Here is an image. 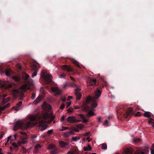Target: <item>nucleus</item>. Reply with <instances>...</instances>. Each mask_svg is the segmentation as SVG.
Listing matches in <instances>:
<instances>
[{
  "mask_svg": "<svg viewBox=\"0 0 154 154\" xmlns=\"http://www.w3.org/2000/svg\"><path fill=\"white\" fill-rule=\"evenodd\" d=\"M55 145L51 144L48 147L49 149H51V154H57L59 152V150L57 149L54 148Z\"/></svg>",
  "mask_w": 154,
  "mask_h": 154,
  "instance_id": "nucleus-8",
  "label": "nucleus"
},
{
  "mask_svg": "<svg viewBox=\"0 0 154 154\" xmlns=\"http://www.w3.org/2000/svg\"><path fill=\"white\" fill-rule=\"evenodd\" d=\"M10 106V104L9 103H8L6 105L4 106H0V110L1 111H3L5 109L8 107Z\"/></svg>",
  "mask_w": 154,
  "mask_h": 154,
  "instance_id": "nucleus-20",
  "label": "nucleus"
},
{
  "mask_svg": "<svg viewBox=\"0 0 154 154\" xmlns=\"http://www.w3.org/2000/svg\"><path fill=\"white\" fill-rule=\"evenodd\" d=\"M62 129H61L60 130V131H64L66 130V129L69 128L68 127H64L63 126H62Z\"/></svg>",
  "mask_w": 154,
  "mask_h": 154,
  "instance_id": "nucleus-35",
  "label": "nucleus"
},
{
  "mask_svg": "<svg viewBox=\"0 0 154 154\" xmlns=\"http://www.w3.org/2000/svg\"><path fill=\"white\" fill-rule=\"evenodd\" d=\"M66 120L68 122L71 123H78L80 121V120L77 119L75 116H72L68 117Z\"/></svg>",
  "mask_w": 154,
  "mask_h": 154,
  "instance_id": "nucleus-7",
  "label": "nucleus"
},
{
  "mask_svg": "<svg viewBox=\"0 0 154 154\" xmlns=\"http://www.w3.org/2000/svg\"><path fill=\"white\" fill-rule=\"evenodd\" d=\"M72 130H73V131H76V132L78 131V129L75 127H74L73 128Z\"/></svg>",
  "mask_w": 154,
  "mask_h": 154,
  "instance_id": "nucleus-53",
  "label": "nucleus"
},
{
  "mask_svg": "<svg viewBox=\"0 0 154 154\" xmlns=\"http://www.w3.org/2000/svg\"><path fill=\"white\" fill-rule=\"evenodd\" d=\"M126 113L128 116L131 115L133 113V109L131 108H129L128 109L126 112Z\"/></svg>",
  "mask_w": 154,
  "mask_h": 154,
  "instance_id": "nucleus-16",
  "label": "nucleus"
},
{
  "mask_svg": "<svg viewBox=\"0 0 154 154\" xmlns=\"http://www.w3.org/2000/svg\"><path fill=\"white\" fill-rule=\"evenodd\" d=\"M87 140H88V142H90L91 140V139H90V137H87Z\"/></svg>",
  "mask_w": 154,
  "mask_h": 154,
  "instance_id": "nucleus-62",
  "label": "nucleus"
},
{
  "mask_svg": "<svg viewBox=\"0 0 154 154\" xmlns=\"http://www.w3.org/2000/svg\"><path fill=\"white\" fill-rule=\"evenodd\" d=\"M79 117L82 119V122L84 123H87L88 121L83 114H80L79 115Z\"/></svg>",
  "mask_w": 154,
  "mask_h": 154,
  "instance_id": "nucleus-15",
  "label": "nucleus"
},
{
  "mask_svg": "<svg viewBox=\"0 0 154 154\" xmlns=\"http://www.w3.org/2000/svg\"><path fill=\"white\" fill-rule=\"evenodd\" d=\"M29 89L30 88L27 85H23L21 86L20 90L15 89L13 91V95L15 98L18 96L22 97L24 95V92Z\"/></svg>",
  "mask_w": 154,
  "mask_h": 154,
  "instance_id": "nucleus-2",
  "label": "nucleus"
},
{
  "mask_svg": "<svg viewBox=\"0 0 154 154\" xmlns=\"http://www.w3.org/2000/svg\"><path fill=\"white\" fill-rule=\"evenodd\" d=\"M55 117L53 116L52 114H48V113H44L43 116V118L44 120H42L40 122V124L41 126H42V125L45 122V121L48 119H50L52 120L54 119Z\"/></svg>",
  "mask_w": 154,
  "mask_h": 154,
  "instance_id": "nucleus-6",
  "label": "nucleus"
},
{
  "mask_svg": "<svg viewBox=\"0 0 154 154\" xmlns=\"http://www.w3.org/2000/svg\"><path fill=\"white\" fill-rule=\"evenodd\" d=\"M71 79L73 82H76L75 79L73 77L70 76V77Z\"/></svg>",
  "mask_w": 154,
  "mask_h": 154,
  "instance_id": "nucleus-51",
  "label": "nucleus"
},
{
  "mask_svg": "<svg viewBox=\"0 0 154 154\" xmlns=\"http://www.w3.org/2000/svg\"><path fill=\"white\" fill-rule=\"evenodd\" d=\"M32 69L33 71H37V66L35 64H33L32 66Z\"/></svg>",
  "mask_w": 154,
  "mask_h": 154,
  "instance_id": "nucleus-27",
  "label": "nucleus"
},
{
  "mask_svg": "<svg viewBox=\"0 0 154 154\" xmlns=\"http://www.w3.org/2000/svg\"><path fill=\"white\" fill-rule=\"evenodd\" d=\"M109 125L108 122L107 120H106L103 124V125L106 126H108Z\"/></svg>",
  "mask_w": 154,
  "mask_h": 154,
  "instance_id": "nucleus-39",
  "label": "nucleus"
},
{
  "mask_svg": "<svg viewBox=\"0 0 154 154\" xmlns=\"http://www.w3.org/2000/svg\"><path fill=\"white\" fill-rule=\"evenodd\" d=\"M51 90L53 92L55 93V96H57V95L60 94V91L57 87H52L51 88Z\"/></svg>",
  "mask_w": 154,
  "mask_h": 154,
  "instance_id": "nucleus-11",
  "label": "nucleus"
},
{
  "mask_svg": "<svg viewBox=\"0 0 154 154\" xmlns=\"http://www.w3.org/2000/svg\"><path fill=\"white\" fill-rule=\"evenodd\" d=\"M150 120H149L148 121V123L149 124H152L154 125V120L152 118H150Z\"/></svg>",
  "mask_w": 154,
  "mask_h": 154,
  "instance_id": "nucleus-30",
  "label": "nucleus"
},
{
  "mask_svg": "<svg viewBox=\"0 0 154 154\" xmlns=\"http://www.w3.org/2000/svg\"><path fill=\"white\" fill-rule=\"evenodd\" d=\"M72 96H69L68 97V98H67V100L69 101L71 99H72Z\"/></svg>",
  "mask_w": 154,
  "mask_h": 154,
  "instance_id": "nucleus-54",
  "label": "nucleus"
},
{
  "mask_svg": "<svg viewBox=\"0 0 154 154\" xmlns=\"http://www.w3.org/2000/svg\"><path fill=\"white\" fill-rule=\"evenodd\" d=\"M7 96V95L5 94H3L2 95V97L3 98L2 99L4 100V98Z\"/></svg>",
  "mask_w": 154,
  "mask_h": 154,
  "instance_id": "nucleus-48",
  "label": "nucleus"
},
{
  "mask_svg": "<svg viewBox=\"0 0 154 154\" xmlns=\"http://www.w3.org/2000/svg\"><path fill=\"white\" fill-rule=\"evenodd\" d=\"M66 104H67L66 108H67L70 106V105L71 104V102H67Z\"/></svg>",
  "mask_w": 154,
  "mask_h": 154,
  "instance_id": "nucleus-50",
  "label": "nucleus"
},
{
  "mask_svg": "<svg viewBox=\"0 0 154 154\" xmlns=\"http://www.w3.org/2000/svg\"><path fill=\"white\" fill-rule=\"evenodd\" d=\"M13 79L14 80H15L16 81H19V78L17 76H14L13 77Z\"/></svg>",
  "mask_w": 154,
  "mask_h": 154,
  "instance_id": "nucleus-40",
  "label": "nucleus"
},
{
  "mask_svg": "<svg viewBox=\"0 0 154 154\" xmlns=\"http://www.w3.org/2000/svg\"><path fill=\"white\" fill-rule=\"evenodd\" d=\"M151 113L149 112H146L144 113V116L146 117L149 118L150 116Z\"/></svg>",
  "mask_w": 154,
  "mask_h": 154,
  "instance_id": "nucleus-24",
  "label": "nucleus"
},
{
  "mask_svg": "<svg viewBox=\"0 0 154 154\" xmlns=\"http://www.w3.org/2000/svg\"><path fill=\"white\" fill-rule=\"evenodd\" d=\"M73 109H71V108H69L68 109V112H72V110Z\"/></svg>",
  "mask_w": 154,
  "mask_h": 154,
  "instance_id": "nucleus-45",
  "label": "nucleus"
},
{
  "mask_svg": "<svg viewBox=\"0 0 154 154\" xmlns=\"http://www.w3.org/2000/svg\"><path fill=\"white\" fill-rule=\"evenodd\" d=\"M149 151V150L148 149H139L137 150L134 154H147Z\"/></svg>",
  "mask_w": 154,
  "mask_h": 154,
  "instance_id": "nucleus-9",
  "label": "nucleus"
},
{
  "mask_svg": "<svg viewBox=\"0 0 154 154\" xmlns=\"http://www.w3.org/2000/svg\"><path fill=\"white\" fill-rule=\"evenodd\" d=\"M72 62L74 64H75L78 68H81V66L79 65L78 62L77 61L73 59L72 61Z\"/></svg>",
  "mask_w": 154,
  "mask_h": 154,
  "instance_id": "nucleus-25",
  "label": "nucleus"
},
{
  "mask_svg": "<svg viewBox=\"0 0 154 154\" xmlns=\"http://www.w3.org/2000/svg\"><path fill=\"white\" fill-rule=\"evenodd\" d=\"M141 141V139L140 138H136L134 140V142L135 143H137L140 142Z\"/></svg>",
  "mask_w": 154,
  "mask_h": 154,
  "instance_id": "nucleus-34",
  "label": "nucleus"
},
{
  "mask_svg": "<svg viewBox=\"0 0 154 154\" xmlns=\"http://www.w3.org/2000/svg\"><path fill=\"white\" fill-rule=\"evenodd\" d=\"M96 114L93 112L92 111H89L87 114V116L88 118H89L91 116L96 115Z\"/></svg>",
  "mask_w": 154,
  "mask_h": 154,
  "instance_id": "nucleus-19",
  "label": "nucleus"
},
{
  "mask_svg": "<svg viewBox=\"0 0 154 154\" xmlns=\"http://www.w3.org/2000/svg\"><path fill=\"white\" fill-rule=\"evenodd\" d=\"M26 82L29 85H33V81L32 79L31 78L29 79Z\"/></svg>",
  "mask_w": 154,
  "mask_h": 154,
  "instance_id": "nucleus-22",
  "label": "nucleus"
},
{
  "mask_svg": "<svg viewBox=\"0 0 154 154\" xmlns=\"http://www.w3.org/2000/svg\"><path fill=\"white\" fill-rule=\"evenodd\" d=\"M59 143L60 146L62 148H68L69 147V144L63 141H60L59 142Z\"/></svg>",
  "mask_w": 154,
  "mask_h": 154,
  "instance_id": "nucleus-12",
  "label": "nucleus"
},
{
  "mask_svg": "<svg viewBox=\"0 0 154 154\" xmlns=\"http://www.w3.org/2000/svg\"><path fill=\"white\" fill-rule=\"evenodd\" d=\"M21 144L22 143H21V142H19L17 143V145H18V146H21Z\"/></svg>",
  "mask_w": 154,
  "mask_h": 154,
  "instance_id": "nucleus-61",
  "label": "nucleus"
},
{
  "mask_svg": "<svg viewBox=\"0 0 154 154\" xmlns=\"http://www.w3.org/2000/svg\"><path fill=\"white\" fill-rule=\"evenodd\" d=\"M101 148L102 149H107V145L105 143H103L102 144L101 146Z\"/></svg>",
  "mask_w": 154,
  "mask_h": 154,
  "instance_id": "nucleus-33",
  "label": "nucleus"
},
{
  "mask_svg": "<svg viewBox=\"0 0 154 154\" xmlns=\"http://www.w3.org/2000/svg\"><path fill=\"white\" fill-rule=\"evenodd\" d=\"M69 85L73 87H76V89L75 91V94L77 100H80L82 97V94L80 93L81 89L75 84V82L70 83Z\"/></svg>",
  "mask_w": 154,
  "mask_h": 154,
  "instance_id": "nucleus-4",
  "label": "nucleus"
},
{
  "mask_svg": "<svg viewBox=\"0 0 154 154\" xmlns=\"http://www.w3.org/2000/svg\"><path fill=\"white\" fill-rule=\"evenodd\" d=\"M140 112H137L135 115V116H140Z\"/></svg>",
  "mask_w": 154,
  "mask_h": 154,
  "instance_id": "nucleus-47",
  "label": "nucleus"
},
{
  "mask_svg": "<svg viewBox=\"0 0 154 154\" xmlns=\"http://www.w3.org/2000/svg\"><path fill=\"white\" fill-rule=\"evenodd\" d=\"M97 122H101V118L100 117H99L97 118Z\"/></svg>",
  "mask_w": 154,
  "mask_h": 154,
  "instance_id": "nucleus-52",
  "label": "nucleus"
},
{
  "mask_svg": "<svg viewBox=\"0 0 154 154\" xmlns=\"http://www.w3.org/2000/svg\"><path fill=\"white\" fill-rule=\"evenodd\" d=\"M76 127L78 128L82 129L84 127V125L82 124H78L76 125Z\"/></svg>",
  "mask_w": 154,
  "mask_h": 154,
  "instance_id": "nucleus-29",
  "label": "nucleus"
},
{
  "mask_svg": "<svg viewBox=\"0 0 154 154\" xmlns=\"http://www.w3.org/2000/svg\"><path fill=\"white\" fill-rule=\"evenodd\" d=\"M88 149L89 150H91V147L90 145H88Z\"/></svg>",
  "mask_w": 154,
  "mask_h": 154,
  "instance_id": "nucleus-64",
  "label": "nucleus"
},
{
  "mask_svg": "<svg viewBox=\"0 0 154 154\" xmlns=\"http://www.w3.org/2000/svg\"><path fill=\"white\" fill-rule=\"evenodd\" d=\"M42 126H43V128H44V129H42H42H41L42 130V131H43V130H45L47 127V125H43Z\"/></svg>",
  "mask_w": 154,
  "mask_h": 154,
  "instance_id": "nucleus-55",
  "label": "nucleus"
},
{
  "mask_svg": "<svg viewBox=\"0 0 154 154\" xmlns=\"http://www.w3.org/2000/svg\"><path fill=\"white\" fill-rule=\"evenodd\" d=\"M53 132V130L52 129L50 130H48L47 131V133L49 134H52Z\"/></svg>",
  "mask_w": 154,
  "mask_h": 154,
  "instance_id": "nucleus-41",
  "label": "nucleus"
},
{
  "mask_svg": "<svg viewBox=\"0 0 154 154\" xmlns=\"http://www.w3.org/2000/svg\"><path fill=\"white\" fill-rule=\"evenodd\" d=\"M74 108L75 109H78L79 108V107L78 106H75L74 107Z\"/></svg>",
  "mask_w": 154,
  "mask_h": 154,
  "instance_id": "nucleus-59",
  "label": "nucleus"
},
{
  "mask_svg": "<svg viewBox=\"0 0 154 154\" xmlns=\"http://www.w3.org/2000/svg\"><path fill=\"white\" fill-rule=\"evenodd\" d=\"M23 79L26 81L29 79V76L26 73H24L23 75Z\"/></svg>",
  "mask_w": 154,
  "mask_h": 154,
  "instance_id": "nucleus-23",
  "label": "nucleus"
},
{
  "mask_svg": "<svg viewBox=\"0 0 154 154\" xmlns=\"http://www.w3.org/2000/svg\"><path fill=\"white\" fill-rule=\"evenodd\" d=\"M37 71H34V72L32 73V77H34L35 76H36L37 75Z\"/></svg>",
  "mask_w": 154,
  "mask_h": 154,
  "instance_id": "nucleus-38",
  "label": "nucleus"
},
{
  "mask_svg": "<svg viewBox=\"0 0 154 154\" xmlns=\"http://www.w3.org/2000/svg\"><path fill=\"white\" fill-rule=\"evenodd\" d=\"M20 133L21 134L23 135H24L25 136H26V132H25L22 131H20Z\"/></svg>",
  "mask_w": 154,
  "mask_h": 154,
  "instance_id": "nucleus-43",
  "label": "nucleus"
},
{
  "mask_svg": "<svg viewBox=\"0 0 154 154\" xmlns=\"http://www.w3.org/2000/svg\"><path fill=\"white\" fill-rule=\"evenodd\" d=\"M41 147V146L39 144H37L35 146L36 148H40Z\"/></svg>",
  "mask_w": 154,
  "mask_h": 154,
  "instance_id": "nucleus-46",
  "label": "nucleus"
},
{
  "mask_svg": "<svg viewBox=\"0 0 154 154\" xmlns=\"http://www.w3.org/2000/svg\"><path fill=\"white\" fill-rule=\"evenodd\" d=\"M88 85L89 86L96 85H99L95 91H94V94L93 97H91L90 96H88L87 98L86 102L83 104L82 109L85 111L87 112L89 110L90 107L87 104L91 101L93 102L91 104V109H93L95 108L97 105V100L100 97L102 92V88L104 87V86L106 85V82L103 79H101L100 81L97 82L96 79H89L87 80Z\"/></svg>",
  "mask_w": 154,
  "mask_h": 154,
  "instance_id": "nucleus-1",
  "label": "nucleus"
},
{
  "mask_svg": "<svg viewBox=\"0 0 154 154\" xmlns=\"http://www.w3.org/2000/svg\"><path fill=\"white\" fill-rule=\"evenodd\" d=\"M66 98H62L61 99V100L63 102H65L66 101Z\"/></svg>",
  "mask_w": 154,
  "mask_h": 154,
  "instance_id": "nucleus-60",
  "label": "nucleus"
},
{
  "mask_svg": "<svg viewBox=\"0 0 154 154\" xmlns=\"http://www.w3.org/2000/svg\"><path fill=\"white\" fill-rule=\"evenodd\" d=\"M12 86V85L11 84H9L6 86L2 82L0 81V87L1 88H11Z\"/></svg>",
  "mask_w": 154,
  "mask_h": 154,
  "instance_id": "nucleus-14",
  "label": "nucleus"
},
{
  "mask_svg": "<svg viewBox=\"0 0 154 154\" xmlns=\"http://www.w3.org/2000/svg\"><path fill=\"white\" fill-rule=\"evenodd\" d=\"M42 97L41 96H39L34 101V103L36 105L38 103H39L42 100Z\"/></svg>",
  "mask_w": 154,
  "mask_h": 154,
  "instance_id": "nucleus-17",
  "label": "nucleus"
},
{
  "mask_svg": "<svg viewBox=\"0 0 154 154\" xmlns=\"http://www.w3.org/2000/svg\"><path fill=\"white\" fill-rule=\"evenodd\" d=\"M12 145L14 147L15 149L18 150L19 149V147L16 143L13 142L12 144Z\"/></svg>",
  "mask_w": 154,
  "mask_h": 154,
  "instance_id": "nucleus-26",
  "label": "nucleus"
},
{
  "mask_svg": "<svg viewBox=\"0 0 154 154\" xmlns=\"http://www.w3.org/2000/svg\"><path fill=\"white\" fill-rule=\"evenodd\" d=\"M65 120V117L63 116H62L61 119V122H64Z\"/></svg>",
  "mask_w": 154,
  "mask_h": 154,
  "instance_id": "nucleus-49",
  "label": "nucleus"
},
{
  "mask_svg": "<svg viewBox=\"0 0 154 154\" xmlns=\"http://www.w3.org/2000/svg\"><path fill=\"white\" fill-rule=\"evenodd\" d=\"M133 150L132 149L127 148L123 151V154H133Z\"/></svg>",
  "mask_w": 154,
  "mask_h": 154,
  "instance_id": "nucleus-13",
  "label": "nucleus"
},
{
  "mask_svg": "<svg viewBox=\"0 0 154 154\" xmlns=\"http://www.w3.org/2000/svg\"><path fill=\"white\" fill-rule=\"evenodd\" d=\"M11 70L9 69H7L5 70V74L7 76H10L11 74Z\"/></svg>",
  "mask_w": 154,
  "mask_h": 154,
  "instance_id": "nucleus-28",
  "label": "nucleus"
},
{
  "mask_svg": "<svg viewBox=\"0 0 154 154\" xmlns=\"http://www.w3.org/2000/svg\"><path fill=\"white\" fill-rule=\"evenodd\" d=\"M27 142V141L26 140H22L21 141V143L22 144H25Z\"/></svg>",
  "mask_w": 154,
  "mask_h": 154,
  "instance_id": "nucleus-58",
  "label": "nucleus"
},
{
  "mask_svg": "<svg viewBox=\"0 0 154 154\" xmlns=\"http://www.w3.org/2000/svg\"><path fill=\"white\" fill-rule=\"evenodd\" d=\"M66 76V75L64 74H61L60 75V78H64L65 76Z\"/></svg>",
  "mask_w": 154,
  "mask_h": 154,
  "instance_id": "nucleus-44",
  "label": "nucleus"
},
{
  "mask_svg": "<svg viewBox=\"0 0 154 154\" xmlns=\"http://www.w3.org/2000/svg\"><path fill=\"white\" fill-rule=\"evenodd\" d=\"M73 134V133L72 131L69 132H64L63 133V135L64 136L66 137H68Z\"/></svg>",
  "mask_w": 154,
  "mask_h": 154,
  "instance_id": "nucleus-18",
  "label": "nucleus"
},
{
  "mask_svg": "<svg viewBox=\"0 0 154 154\" xmlns=\"http://www.w3.org/2000/svg\"><path fill=\"white\" fill-rule=\"evenodd\" d=\"M36 137L35 135H32L31 136V138L32 139L35 138H36Z\"/></svg>",
  "mask_w": 154,
  "mask_h": 154,
  "instance_id": "nucleus-56",
  "label": "nucleus"
},
{
  "mask_svg": "<svg viewBox=\"0 0 154 154\" xmlns=\"http://www.w3.org/2000/svg\"><path fill=\"white\" fill-rule=\"evenodd\" d=\"M61 68L62 70L67 71L68 72H72L73 71V69L72 68L66 65L62 66Z\"/></svg>",
  "mask_w": 154,
  "mask_h": 154,
  "instance_id": "nucleus-10",
  "label": "nucleus"
},
{
  "mask_svg": "<svg viewBox=\"0 0 154 154\" xmlns=\"http://www.w3.org/2000/svg\"><path fill=\"white\" fill-rule=\"evenodd\" d=\"M31 119L32 121H34L35 120V118L34 117H32Z\"/></svg>",
  "mask_w": 154,
  "mask_h": 154,
  "instance_id": "nucleus-63",
  "label": "nucleus"
},
{
  "mask_svg": "<svg viewBox=\"0 0 154 154\" xmlns=\"http://www.w3.org/2000/svg\"><path fill=\"white\" fill-rule=\"evenodd\" d=\"M22 104V102L21 101H20L16 104V107H13V108L15 110L17 111L18 110V109H17V108H18L20 106H21Z\"/></svg>",
  "mask_w": 154,
  "mask_h": 154,
  "instance_id": "nucleus-21",
  "label": "nucleus"
},
{
  "mask_svg": "<svg viewBox=\"0 0 154 154\" xmlns=\"http://www.w3.org/2000/svg\"><path fill=\"white\" fill-rule=\"evenodd\" d=\"M65 107V105L64 104H61L60 106V109H64Z\"/></svg>",
  "mask_w": 154,
  "mask_h": 154,
  "instance_id": "nucleus-42",
  "label": "nucleus"
},
{
  "mask_svg": "<svg viewBox=\"0 0 154 154\" xmlns=\"http://www.w3.org/2000/svg\"><path fill=\"white\" fill-rule=\"evenodd\" d=\"M32 125V122H28L25 124L21 121H18L16 122L14 127V131H16L18 129H25L31 127Z\"/></svg>",
  "mask_w": 154,
  "mask_h": 154,
  "instance_id": "nucleus-3",
  "label": "nucleus"
},
{
  "mask_svg": "<svg viewBox=\"0 0 154 154\" xmlns=\"http://www.w3.org/2000/svg\"><path fill=\"white\" fill-rule=\"evenodd\" d=\"M41 74L46 84H49L52 82V76L51 74H48L46 75L44 72H42Z\"/></svg>",
  "mask_w": 154,
  "mask_h": 154,
  "instance_id": "nucleus-5",
  "label": "nucleus"
},
{
  "mask_svg": "<svg viewBox=\"0 0 154 154\" xmlns=\"http://www.w3.org/2000/svg\"><path fill=\"white\" fill-rule=\"evenodd\" d=\"M84 149L85 151H89L87 147H84Z\"/></svg>",
  "mask_w": 154,
  "mask_h": 154,
  "instance_id": "nucleus-57",
  "label": "nucleus"
},
{
  "mask_svg": "<svg viewBox=\"0 0 154 154\" xmlns=\"http://www.w3.org/2000/svg\"><path fill=\"white\" fill-rule=\"evenodd\" d=\"M11 137V136H10L8 137L7 142L5 144V145H7L8 144V143L9 142V140H10Z\"/></svg>",
  "mask_w": 154,
  "mask_h": 154,
  "instance_id": "nucleus-36",
  "label": "nucleus"
},
{
  "mask_svg": "<svg viewBox=\"0 0 154 154\" xmlns=\"http://www.w3.org/2000/svg\"><path fill=\"white\" fill-rule=\"evenodd\" d=\"M79 137H72V140L74 141H76L77 140H79Z\"/></svg>",
  "mask_w": 154,
  "mask_h": 154,
  "instance_id": "nucleus-31",
  "label": "nucleus"
},
{
  "mask_svg": "<svg viewBox=\"0 0 154 154\" xmlns=\"http://www.w3.org/2000/svg\"><path fill=\"white\" fill-rule=\"evenodd\" d=\"M35 94L34 93H32V96L31 97V98L32 99V100H33L35 98Z\"/></svg>",
  "mask_w": 154,
  "mask_h": 154,
  "instance_id": "nucleus-37",
  "label": "nucleus"
},
{
  "mask_svg": "<svg viewBox=\"0 0 154 154\" xmlns=\"http://www.w3.org/2000/svg\"><path fill=\"white\" fill-rule=\"evenodd\" d=\"M151 154H154V143L152 145V148L150 149Z\"/></svg>",
  "mask_w": 154,
  "mask_h": 154,
  "instance_id": "nucleus-32",
  "label": "nucleus"
}]
</instances>
